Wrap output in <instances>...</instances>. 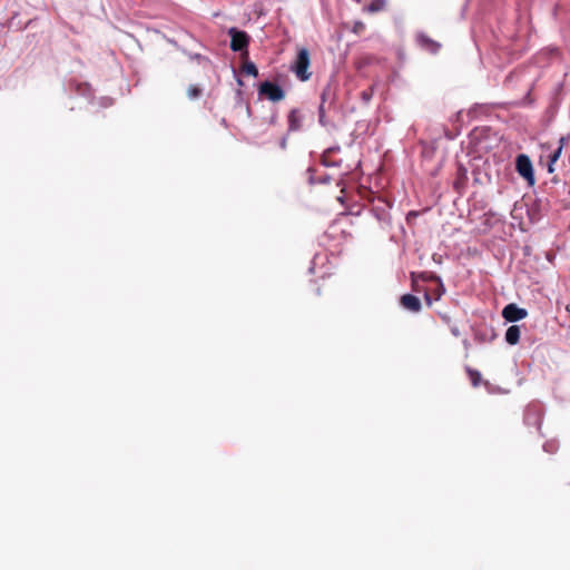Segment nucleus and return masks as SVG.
Instances as JSON below:
<instances>
[{"mask_svg": "<svg viewBox=\"0 0 570 570\" xmlns=\"http://www.w3.org/2000/svg\"><path fill=\"white\" fill-rule=\"evenodd\" d=\"M515 168L518 174L527 179L530 184L534 183L533 167L530 158L521 154L515 159Z\"/></svg>", "mask_w": 570, "mask_h": 570, "instance_id": "obj_5", "label": "nucleus"}, {"mask_svg": "<svg viewBox=\"0 0 570 570\" xmlns=\"http://www.w3.org/2000/svg\"><path fill=\"white\" fill-rule=\"evenodd\" d=\"M242 71L248 76L257 77L258 70L254 62L252 61H245L242 67Z\"/></svg>", "mask_w": 570, "mask_h": 570, "instance_id": "obj_17", "label": "nucleus"}, {"mask_svg": "<svg viewBox=\"0 0 570 570\" xmlns=\"http://www.w3.org/2000/svg\"><path fill=\"white\" fill-rule=\"evenodd\" d=\"M468 183V170L460 165L456 169V176L453 183V187L458 193H462Z\"/></svg>", "mask_w": 570, "mask_h": 570, "instance_id": "obj_8", "label": "nucleus"}, {"mask_svg": "<svg viewBox=\"0 0 570 570\" xmlns=\"http://www.w3.org/2000/svg\"><path fill=\"white\" fill-rule=\"evenodd\" d=\"M288 131H297L302 128V115L298 109H292L287 116Z\"/></svg>", "mask_w": 570, "mask_h": 570, "instance_id": "obj_11", "label": "nucleus"}, {"mask_svg": "<svg viewBox=\"0 0 570 570\" xmlns=\"http://www.w3.org/2000/svg\"><path fill=\"white\" fill-rule=\"evenodd\" d=\"M417 42L423 49H425L432 53L438 52L439 49L441 48V45L439 42L431 39L429 36H426L424 33H420L417 36Z\"/></svg>", "mask_w": 570, "mask_h": 570, "instance_id": "obj_10", "label": "nucleus"}, {"mask_svg": "<svg viewBox=\"0 0 570 570\" xmlns=\"http://www.w3.org/2000/svg\"><path fill=\"white\" fill-rule=\"evenodd\" d=\"M277 119H278V117L276 114L272 115L269 118V124L275 125L277 122Z\"/></svg>", "mask_w": 570, "mask_h": 570, "instance_id": "obj_19", "label": "nucleus"}, {"mask_svg": "<svg viewBox=\"0 0 570 570\" xmlns=\"http://www.w3.org/2000/svg\"><path fill=\"white\" fill-rule=\"evenodd\" d=\"M330 94H331V89H330V87H326V88L323 89L322 95H321L322 102H321L320 108H318L320 121L321 122L323 121V118L325 116L324 104H325V101L327 99V96H330Z\"/></svg>", "mask_w": 570, "mask_h": 570, "instance_id": "obj_16", "label": "nucleus"}, {"mask_svg": "<svg viewBox=\"0 0 570 570\" xmlns=\"http://www.w3.org/2000/svg\"><path fill=\"white\" fill-rule=\"evenodd\" d=\"M356 1L358 2L360 0H356Z\"/></svg>", "mask_w": 570, "mask_h": 570, "instance_id": "obj_21", "label": "nucleus"}, {"mask_svg": "<svg viewBox=\"0 0 570 570\" xmlns=\"http://www.w3.org/2000/svg\"><path fill=\"white\" fill-rule=\"evenodd\" d=\"M466 373H468V376H469V379L471 381V384L474 387L479 386L481 381H482L481 373L479 371L470 368V367L466 368Z\"/></svg>", "mask_w": 570, "mask_h": 570, "instance_id": "obj_15", "label": "nucleus"}, {"mask_svg": "<svg viewBox=\"0 0 570 570\" xmlns=\"http://www.w3.org/2000/svg\"><path fill=\"white\" fill-rule=\"evenodd\" d=\"M566 138L561 137L559 140V147L549 156V173L553 171V164L560 158Z\"/></svg>", "mask_w": 570, "mask_h": 570, "instance_id": "obj_13", "label": "nucleus"}, {"mask_svg": "<svg viewBox=\"0 0 570 570\" xmlns=\"http://www.w3.org/2000/svg\"><path fill=\"white\" fill-rule=\"evenodd\" d=\"M364 29V24L362 22H357L354 26V31L357 32L358 30Z\"/></svg>", "mask_w": 570, "mask_h": 570, "instance_id": "obj_20", "label": "nucleus"}, {"mask_svg": "<svg viewBox=\"0 0 570 570\" xmlns=\"http://www.w3.org/2000/svg\"><path fill=\"white\" fill-rule=\"evenodd\" d=\"M401 305L413 313H417L421 309V302L420 299L412 295V294H405L400 299Z\"/></svg>", "mask_w": 570, "mask_h": 570, "instance_id": "obj_7", "label": "nucleus"}, {"mask_svg": "<svg viewBox=\"0 0 570 570\" xmlns=\"http://www.w3.org/2000/svg\"><path fill=\"white\" fill-rule=\"evenodd\" d=\"M258 94L273 102H278L285 98L283 88L272 81L262 82L258 87Z\"/></svg>", "mask_w": 570, "mask_h": 570, "instance_id": "obj_3", "label": "nucleus"}, {"mask_svg": "<svg viewBox=\"0 0 570 570\" xmlns=\"http://www.w3.org/2000/svg\"><path fill=\"white\" fill-rule=\"evenodd\" d=\"M436 287L425 293V301L429 306L432 305L433 301H438L444 294L445 288L439 277H435Z\"/></svg>", "mask_w": 570, "mask_h": 570, "instance_id": "obj_9", "label": "nucleus"}, {"mask_svg": "<svg viewBox=\"0 0 570 570\" xmlns=\"http://www.w3.org/2000/svg\"><path fill=\"white\" fill-rule=\"evenodd\" d=\"M228 35L230 36V49L235 52H244L247 56L249 36L245 31H240L236 28H230Z\"/></svg>", "mask_w": 570, "mask_h": 570, "instance_id": "obj_2", "label": "nucleus"}, {"mask_svg": "<svg viewBox=\"0 0 570 570\" xmlns=\"http://www.w3.org/2000/svg\"><path fill=\"white\" fill-rule=\"evenodd\" d=\"M387 1L386 0H373L367 7L366 11L370 13H376L385 9Z\"/></svg>", "mask_w": 570, "mask_h": 570, "instance_id": "obj_14", "label": "nucleus"}, {"mask_svg": "<svg viewBox=\"0 0 570 570\" xmlns=\"http://www.w3.org/2000/svg\"><path fill=\"white\" fill-rule=\"evenodd\" d=\"M202 89L196 85H190L187 89V95L190 99H196L202 96Z\"/></svg>", "mask_w": 570, "mask_h": 570, "instance_id": "obj_18", "label": "nucleus"}, {"mask_svg": "<svg viewBox=\"0 0 570 570\" xmlns=\"http://www.w3.org/2000/svg\"><path fill=\"white\" fill-rule=\"evenodd\" d=\"M528 312L524 308L519 307L517 304H508L503 311L502 316L508 322H518L527 317Z\"/></svg>", "mask_w": 570, "mask_h": 570, "instance_id": "obj_6", "label": "nucleus"}, {"mask_svg": "<svg viewBox=\"0 0 570 570\" xmlns=\"http://www.w3.org/2000/svg\"><path fill=\"white\" fill-rule=\"evenodd\" d=\"M520 327L518 325H511L505 332V341L510 345H515L520 340Z\"/></svg>", "mask_w": 570, "mask_h": 570, "instance_id": "obj_12", "label": "nucleus"}, {"mask_svg": "<svg viewBox=\"0 0 570 570\" xmlns=\"http://www.w3.org/2000/svg\"><path fill=\"white\" fill-rule=\"evenodd\" d=\"M390 209L391 204L386 198L377 196L372 200V212L380 222H390Z\"/></svg>", "mask_w": 570, "mask_h": 570, "instance_id": "obj_4", "label": "nucleus"}, {"mask_svg": "<svg viewBox=\"0 0 570 570\" xmlns=\"http://www.w3.org/2000/svg\"><path fill=\"white\" fill-rule=\"evenodd\" d=\"M311 67V55L307 48L301 47L297 49V55L291 65V71L296 78L303 82L307 81L312 77L309 71Z\"/></svg>", "mask_w": 570, "mask_h": 570, "instance_id": "obj_1", "label": "nucleus"}]
</instances>
